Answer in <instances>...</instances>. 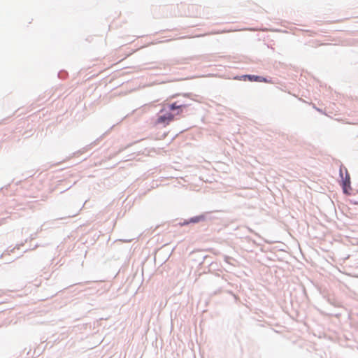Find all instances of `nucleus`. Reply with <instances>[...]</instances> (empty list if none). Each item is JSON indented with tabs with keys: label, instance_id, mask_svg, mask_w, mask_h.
Listing matches in <instances>:
<instances>
[{
	"label": "nucleus",
	"instance_id": "obj_7",
	"mask_svg": "<svg viewBox=\"0 0 358 358\" xmlns=\"http://www.w3.org/2000/svg\"><path fill=\"white\" fill-rule=\"evenodd\" d=\"M357 203H358V202H357Z\"/></svg>",
	"mask_w": 358,
	"mask_h": 358
},
{
	"label": "nucleus",
	"instance_id": "obj_5",
	"mask_svg": "<svg viewBox=\"0 0 358 358\" xmlns=\"http://www.w3.org/2000/svg\"><path fill=\"white\" fill-rule=\"evenodd\" d=\"M204 220V216L203 215H201V216H198V217H192L191 219V222H198L201 220Z\"/></svg>",
	"mask_w": 358,
	"mask_h": 358
},
{
	"label": "nucleus",
	"instance_id": "obj_6",
	"mask_svg": "<svg viewBox=\"0 0 358 358\" xmlns=\"http://www.w3.org/2000/svg\"><path fill=\"white\" fill-rule=\"evenodd\" d=\"M180 113H181V110H180V111H178V112L177 113V115H179Z\"/></svg>",
	"mask_w": 358,
	"mask_h": 358
},
{
	"label": "nucleus",
	"instance_id": "obj_3",
	"mask_svg": "<svg viewBox=\"0 0 358 358\" xmlns=\"http://www.w3.org/2000/svg\"><path fill=\"white\" fill-rule=\"evenodd\" d=\"M182 107H185L183 105H178L177 102L173 103L171 104L167 105V108L165 106H164L163 108L160 110V113H163L164 111H166L167 109L170 110H180Z\"/></svg>",
	"mask_w": 358,
	"mask_h": 358
},
{
	"label": "nucleus",
	"instance_id": "obj_2",
	"mask_svg": "<svg viewBox=\"0 0 358 358\" xmlns=\"http://www.w3.org/2000/svg\"><path fill=\"white\" fill-rule=\"evenodd\" d=\"M174 120V115L171 113H166L163 115H159L156 124L166 126L169 124Z\"/></svg>",
	"mask_w": 358,
	"mask_h": 358
},
{
	"label": "nucleus",
	"instance_id": "obj_1",
	"mask_svg": "<svg viewBox=\"0 0 358 358\" xmlns=\"http://www.w3.org/2000/svg\"><path fill=\"white\" fill-rule=\"evenodd\" d=\"M340 176L341 178V184L343 185L344 192H346L348 187H350V177L345 167L341 166Z\"/></svg>",
	"mask_w": 358,
	"mask_h": 358
},
{
	"label": "nucleus",
	"instance_id": "obj_4",
	"mask_svg": "<svg viewBox=\"0 0 358 358\" xmlns=\"http://www.w3.org/2000/svg\"><path fill=\"white\" fill-rule=\"evenodd\" d=\"M245 78H247L250 81H256V82H264L266 83L267 80L265 78L254 76V75H247L245 76Z\"/></svg>",
	"mask_w": 358,
	"mask_h": 358
}]
</instances>
